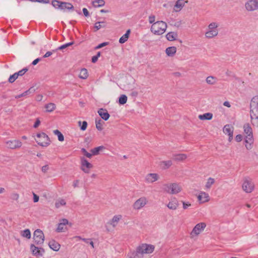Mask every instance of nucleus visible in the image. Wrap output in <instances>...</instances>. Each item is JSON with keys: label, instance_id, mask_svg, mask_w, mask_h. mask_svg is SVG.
I'll list each match as a JSON object with an SVG mask.
<instances>
[{"label": "nucleus", "instance_id": "nucleus-58", "mask_svg": "<svg viewBox=\"0 0 258 258\" xmlns=\"http://www.w3.org/2000/svg\"><path fill=\"white\" fill-rule=\"evenodd\" d=\"M242 138H243V137H242V136L241 135H238L235 137V140L237 142H239L242 141Z\"/></svg>", "mask_w": 258, "mask_h": 258}, {"label": "nucleus", "instance_id": "nucleus-32", "mask_svg": "<svg viewBox=\"0 0 258 258\" xmlns=\"http://www.w3.org/2000/svg\"><path fill=\"white\" fill-rule=\"evenodd\" d=\"M160 165L163 169H166L169 168L172 165V162L171 160L162 161L160 162Z\"/></svg>", "mask_w": 258, "mask_h": 258}, {"label": "nucleus", "instance_id": "nucleus-54", "mask_svg": "<svg viewBox=\"0 0 258 258\" xmlns=\"http://www.w3.org/2000/svg\"><path fill=\"white\" fill-rule=\"evenodd\" d=\"M155 16L154 15H151L150 16H149V23H151V24H153L155 22Z\"/></svg>", "mask_w": 258, "mask_h": 258}, {"label": "nucleus", "instance_id": "nucleus-44", "mask_svg": "<svg viewBox=\"0 0 258 258\" xmlns=\"http://www.w3.org/2000/svg\"><path fill=\"white\" fill-rule=\"evenodd\" d=\"M95 123H96V128L98 131H102L103 129V128H102L103 121L100 119H99L98 120H96Z\"/></svg>", "mask_w": 258, "mask_h": 258}, {"label": "nucleus", "instance_id": "nucleus-20", "mask_svg": "<svg viewBox=\"0 0 258 258\" xmlns=\"http://www.w3.org/2000/svg\"><path fill=\"white\" fill-rule=\"evenodd\" d=\"M122 218V216L121 215H116L113 217V218L110 220L108 222L109 224L112 225V226L114 228L116 227L117 224H118L119 220Z\"/></svg>", "mask_w": 258, "mask_h": 258}, {"label": "nucleus", "instance_id": "nucleus-14", "mask_svg": "<svg viewBox=\"0 0 258 258\" xmlns=\"http://www.w3.org/2000/svg\"><path fill=\"white\" fill-rule=\"evenodd\" d=\"M8 147L11 149H16L20 148L22 145V142L18 140H10L6 142Z\"/></svg>", "mask_w": 258, "mask_h": 258}, {"label": "nucleus", "instance_id": "nucleus-46", "mask_svg": "<svg viewBox=\"0 0 258 258\" xmlns=\"http://www.w3.org/2000/svg\"><path fill=\"white\" fill-rule=\"evenodd\" d=\"M81 151L82 153L87 158H91L92 155H93L92 153H90L88 152L85 148H82Z\"/></svg>", "mask_w": 258, "mask_h": 258}, {"label": "nucleus", "instance_id": "nucleus-25", "mask_svg": "<svg viewBox=\"0 0 258 258\" xmlns=\"http://www.w3.org/2000/svg\"><path fill=\"white\" fill-rule=\"evenodd\" d=\"M59 9L62 10L66 9L71 10L74 9V6L71 3L61 2L59 5Z\"/></svg>", "mask_w": 258, "mask_h": 258}, {"label": "nucleus", "instance_id": "nucleus-36", "mask_svg": "<svg viewBox=\"0 0 258 258\" xmlns=\"http://www.w3.org/2000/svg\"><path fill=\"white\" fill-rule=\"evenodd\" d=\"M21 235L23 237H26L27 239L31 238V232L29 229H27L21 231Z\"/></svg>", "mask_w": 258, "mask_h": 258}, {"label": "nucleus", "instance_id": "nucleus-43", "mask_svg": "<svg viewBox=\"0 0 258 258\" xmlns=\"http://www.w3.org/2000/svg\"><path fill=\"white\" fill-rule=\"evenodd\" d=\"M127 97L125 95H121L119 98V103L123 105L126 103Z\"/></svg>", "mask_w": 258, "mask_h": 258}, {"label": "nucleus", "instance_id": "nucleus-35", "mask_svg": "<svg viewBox=\"0 0 258 258\" xmlns=\"http://www.w3.org/2000/svg\"><path fill=\"white\" fill-rule=\"evenodd\" d=\"M92 4L94 7H101L104 6L105 3L104 0H94Z\"/></svg>", "mask_w": 258, "mask_h": 258}, {"label": "nucleus", "instance_id": "nucleus-50", "mask_svg": "<svg viewBox=\"0 0 258 258\" xmlns=\"http://www.w3.org/2000/svg\"><path fill=\"white\" fill-rule=\"evenodd\" d=\"M18 78V76L16 73L11 75L9 78V82L11 83H13Z\"/></svg>", "mask_w": 258, "mask_h": 258}, {"label": "nucleus", "instance_id": "nucleus-41", "mask_svg": "<svg viewBox=\"0 0 258 258\" xmlns=\"http://www.w3.org/2000/svg\"><path fill=\"white\" fill-rule=\"evenodd\" d=\"M66 205V202L64 200L61 199L56 201L55 203V208L58 209L60 207V206H65Z\"/></svg>", "mask_w": 258, "mask_h": 258}, {"label": "nucleus", "instance_id": "nucleus-10", "mask_svg": "<svg viewBox=\"0 0 258 258\" xmlns=\"http://www.w3.org/2000/svg\"><path fill=\"white\" fill-rule=\"evenodd\" d=\"M80 160L81 170L86 173H89L90 169L93 168V165L84 157H81Z\"/></svg>", "mask_w": 258, "mask_h": 258}, {"label": "nucleus", "instance_id": "nucleus-51", "mask_svg": "<svg viewBox=\"0 0 258 258\" xmlns=\"http://www.w3.org/2000/svg\"><path fill=\"white\" fill-rule=\"evenodd\" d=\"M34 92V89L32 88H30L27 91H25L24 93L26 96L29 95L32 93H33Z\"/></svg>", "mask_w": 258, "mask_h": 258}, {"label": "nucleus", "instance_id": "nucleus-12", "mask_svg": "<svg viewBox=\"0 0 258 258\" xmlns=\"http://www.w3.org/2000/svg\"><path fill=\"white\" fill-rule=\"evenodd\" d=\"M148 203L147 198L142 197L138 199L133 204V208L135 210H140L143 208Z\"/></svg>", "mask_w": 258, "mask_h": 258}, {"label": "nucleus", "instance_id": "nucleus-18", "mask_svg": "<svg viewBox=\"0 0 258 258\" xmlns=\"http://www.w3.org/2000/svg\"><path fill=\"white\" fill-rule=\"evenodd\" d=\"M181 190V186L177 183H171L170 186V194H177Z\"/></svg>", "mask_w": 258, "mask_h": 258}, {"label": "nucleus", "instance_id": "nucleus-21", "mask_svg": "<svg viewBox=\"0 0 258 258\" xmlns=\"http://www.w3.org/2000/svg\"><path fill=\"white\" fill-rule=\"evenodd\" d=\"M178 206V202L176 199L174 198L170 201L167 205V207L171 210H175L177 209Z\"/></svg>", "mask_w": 258, "mask_h": 258}, {"label": "nucleus", "instance_id": "nucleus-15", "mask_svg": "<svg viewBox=\"0 0 258 258\" xmlns=\"http://www.w3.org/2000/svg\"><path fill=\"white\" fill-rule=\"evenodd\" d=\"M30 249L32 254L37 257L42 256L44 252V250L43 248L41 247L38 248V247L35 246V245L33 244H31Z\"/></svg>", "mask_w": 258, "mask_h": 258}, {"label": "nucleus", "instance_id": "nucleus-27", "mask_svg": "<svg viewBox=\"0 0 258 258\" xmlns=\"http://www.w3.org/2000/svg\"><path fill=\"white\" fill-rule=\"evenodd\" d=\"M176 51V48L175 46H171L166 49V54L169 56H173Z\"/></svg>", "mask_w": 258, "mask_h": 258}, {"label": "nucleus", "instance_id": "nucleus-39", "mask_svg": "<svg viewBox=\"0 0 258 258\" xmlns=\"http://www.w3.org/2000/svg\"><path fill=\"white\" fill-rule=\"evenodd\" d=\"M217 79L213 76H209L206 79V82L210 85H213L216 83Z\"/></svg>", "mask_w": 258, "mask_h": 258}, {"label": "nucleus", "instance_id": "nucleus-64", "mask_svg": "<svg viewBox=\"0 0 258 258\" xmlns=\"http://www.w3.org/2000/svg\"><path fill=\"white\" fill-rule=\"evenodd\" d=\"M98 58L96 55L93 56L92 57V62L93 63H95L98 60Z\"/></svg>", "mask_w": 258, "mask_h": 258}, {"label": "nucleus", "instance_id": "nucleus-31", "mask_svg": "<svg viewBox=\"0 0 258 258\" xmlns=\"http://www.w3.org/2000/svg\"><path fill=\"white\" fill-rule=\"evenodd\" d=\"M105 147L103 146H100L93 149H92L90 150L91 153H92L93 155H97L99 154V152L105 149Z\"/></svg>", "mask_w": 258, "mask_h": 258}, {"label": "nucleus", "instance_id": "nucleus-63", "mask_svg": "<svg viewBox=\"0 0 258 258\" xmlns=\"http://www.w3.org/2000/svg\"><path fill=\"white\" fill-rule=\"evenodd\" d=\"M52 54V52L51 51H47L44 55L43 57H47L50 56Z\"/></svg>", "mask_w": 258, "mask_h": 258}, {"label": "nucleus", "instance_id": "nucleus-48", "mask_svg": "<svg viewBox=\"0 0 258 258\" xmlns=\"http://www.w3.org/2000/svg\"><path fill=\"white\" fill-rule=\"evenodd\" d=\"M28 71V69L25 68L23 69L22 70L19 71V72L15 73L16 75L18 76V77L19 76H23Z\"/></svg>", "mask_w": 258, "mask_h": 258}, {"label": "nucleus", "instance_id": "nucleus-45", "mask_svg": "<svg viewBox=\"0 0 258 258\" xmlns=\"http://www.w3.org/2000/svg\"><path fill=\"white\" fill-rule=\"evenodd\" d=\"M170 186H171V183H168V184H163V190L168 193V194H170Z\"/></svg>", "mask_w": 258, "mask_h": 258}, {"label": "nucleus", "instance_id": "nucleus-6", "mask_svg": "<svg viewBox=\"0 0 258 258\" xmlns=\"http://www.w3.org/2000/svg\"><path fill=\"white\" fill-rule=\"evenodd\" d=\"M36 137L39 140H36V142L39 145L42 147H47L50 144L49 138L45 133H38Z\"/></svg>", "mask_w": 258, "mask_h": 258}, {"label": "nucleus", "instance_id": "nucleus-37", "mask_svg": "<svg viewBox=\"0 0 258 258\" xmlns=\"http://www.w3.org/2000/svg\"><path fill=\"white\" fill-rule=\"evenodd\" d=\"M215 179L213 178L209 177L206 182L205 187L207 189H210L212 185L215 183Z\"/></svg>", "mask_w": 258, "mask_h": 258}, {"label": "nucleus", "instance_id": "nucleus-28", "mask_svg": "<svg viewBox=\"0 0 258 258\" xmlns=\"http://www.w3.org/2000/svg\"><path fill=\"white\" fill-rule=\"evenodd\" d=\"M131 30H127L126 33L119 38V42L121 44L125 43L128 39Z\"/></svg>", "mask_w": 258, "mask_h": 258}, {"label": "nucleus", "instance_id": "nucleus-7", "mask_svg": "<svg viewBox=\"0 0 258 258\" xmlns=\"http://www.w3.org/2000/svg\"><path fill=\"white\" fill-rule=\"evenodd\" d=\"M33 239L37 245H41L44 241V235L42 230L36 229L33 233Z\"/></svg>", "mask_w": 258, "mask_h": 258}, {"label": "nucleus", "instance_id": "nucleus-24", "mask_svg": "<svg viewBox=\"0 0 258 258\" xmlns=\"http://www.w3.org/2000/svg\"><path fill=\"white\" fill-rule=\"evenodd\" d=\"M48 245L51 249L55 251H57L60 247V245L54 240H50Z\"/></svg>", "mask_w": 258, "mask_h": 258}, {"label": "nucleus", "instance_id": "nucleus-62", "mask_svg": "<svg viewBox=\"0 0 258 258\" xmlns=\"http://www.w3.org/2000/svg\"><path fill=\"white\" fill-rule=\"evenodd\" d=\"M24 96H26V95H25V93L23 92L21 94L15 96V98L16 99H18V98H20L21 97H24Z\"/></svg>", "mask_w": 258, "mask_h": 258}, {"label": "nucleus", "instance_id": "nucleus-59", "mask_svg": "<svg viewBox=\"0 0 258 258\" xmlns=\"http://www.w3.org/2000/svg\"><path fill=\"white\" fill-rule=\"evenodd\" d=\"M33 201L34 203H36L37 202H38L39 201V197L36 195L35 193H33Z\"/></svg>", "mask_w": 258, "mask_h": 258}, {"label": "nucleus", "instance_id": "nucleus-49", "mask_svg": "<svg viewBox=\"0 0 258 258\" xmlns=\"http://www.w3.org/2000/svg\"><path fill=\"white\" fill-rule=\"evenodd\" d=\"M61 2L57 0H53L51 2V4L55 8L59 9V5Z\"/></svg>", "mask_w": 258, "mask_h": 258}, {"label": "nucleus", "instance_id": "nucleus-52", "mask_svg": "<svg viewBox=\"0 0 258 258\" xmlns=\"http://www.w3.org/2000/svg\"><path fill=\"white\" fill-rule=\"evenodd\" d=\"M182 203L183 204V208L184 209H186L191 206V204L189 202H185L184 201H182Z\"/></svg>", "mask_w": 258, "mask_h": 258}, {"label": "nucleus", "instance_id": "nucleus-2", "mask_svg": "<svg viewBox=\"0 0 258 258\" xmlns=\"http://www.w3.org/2000/svg\"><path fill=\"white\" fill-rule=\"evenodd\" d=\"M243 129L245 135L244 140L245 147L247 150H250L252 148L254 141L252 128L249 123H246L243 125Z\"/></svg>", "mask_w": 258, "mask_h": 258}, {"label": "nucleus", "instance_id": "nucleus-60", "mask_svg": "<svg viewBox=\"0 0 258 258\" xmlns=\"http://www.w3.org/2000/svg\"><path fill=\"white\" fill-rule=\"evenodd\" d=\"M83 12L85 17H88L89 16V13L86 8L83 9Z\"/></svg>", "mask_w": 258, "mask_h": 258}, {"label": "nucleus", "instance_id": "nucleus-19", "mask_svg": "<svg viewBox=\"0 0 258 258\" xmlns=\"http://www.w3.org/2000/svg\"><path fill=\"white\" fill-rule=\"evenodd\" d=\"M98 113L100 116L104 120H107L110 117V115L107 110L103 108H100L98 110Z\"/></svg>", "mask_w": 258, "mask_h": 258}, {"label": "nucleus", "instance_id": "nucleus-56", "mask_svg": "<svg viewBox=\"0 0 258 258\" xmlns=\"http://www.w3.org/2000/svg\"><path fill=\"white\" fill-rule=\"evenodd\" d=\"M49 169L48 166L47 165H45L43 166L41 168V170L43 173H46L48 171Z\"/></svg>", "mask_w": 258, "mask_h": 258}, {"label": "nucleus", "instance_id": "nucleus-57", "mask_svg": "<svg viewBox=\"0 0 258 258\" xmlns=\"http://www.w3.org/2000/svg\"><path fill=\"white\" fill-rule=\"evenodd\" d=\"M40 124V121L39 118H37L36 121L35 122L33 127L34 128H37Z\"/></svg>", "mask_w": 258, "mask_h": 258}, {"label": "nucleus", "instance_id": "nucleus-55", "mask_svg": "<svg viewBox=\"0 0 258 258\" xmlns=\"http://www.w3.org/2000/svg\"><path fill=\"white\" fill-rule=\"evenodd\" d=\"M108 44V42H103V43H102L99 44L98 45H97V46H96L95 49L101 48L102 47H104V46L107 45Z\"/></svg>", "mask_w": 258, "mask_h": 258}, {"label": "nucleus", "instance_id": "nucleus-11", "mask_svg": "<svg viewBox=\"0 0 258 258\" xmlns=\"http://www.w3.org/2000/svg\"><path fill=\"white\" fill-rule=\"evenodd\" d=\"M250 113L252 124L258 126V107H250Z\"/></svg>", "mask_w": 258, "mask_h": 258}, {"label": "nucleus", "instance_id": "nucleus-13", "mask_svg": "<svg viewBox=\"0 0 258 258\" xmlns=\"http://www.w3.org/2000/svg\"><path fill=\"white\" fill-rule=\"evenodd\" d=\"M159 179L157 173H148L145 177V182L148 184L152 183Z\"/></svg>", "mask_w": 258, "mask_h": 258}, {"label": "nucleus", "instance_id": "nucleus-26", "mask_svg": "<svg viewBox=\"0 0 258 258\" xmlns=\"http://www.w3.org/2000/svg\"><path fill=\"white\" fill-rule=\"evenodd\" d=\"M187 156L185 154H177L173 155V159L176 161H182L185 160Z\"/></svg>", "mask_w": 258, "mask_h": 258}, {"label": "nucleus", "instance_id": "nucleus-33", "mask_svg": "<svg viewBox=\"0 0 258 258\" xmlns=\"http://www.w3.org/2000/svg\"><path fill=\"white\" fill-rule=\"evenodd\" d=\"M88 77V71L86 69H82L79 75V77L82 79H86Z\"/></svg>", "mask_w": 258, "mask_h": 258}, {"label": "nucleus", "instance_id": "nucleus-23", "mask_svg": "<svg viewBox=\"0 0 258 258\" xmlns=\"http://www.w3.org/2000/svg\"><path fill=\"white\" fill-rule=\"evenodd\" d=\"M68 220L67 219H62L60 223L58 224L56 231L57 232H61L63 231L64 226L68 224Z\"/></svg>", "mask_w": 258, "mask_h": 258}, {"label": "nucleus", "instance_id": "nucleus-61", "mask_svg": "<svg viewBox=\"0 0 258 258\" xmlns=\"http://www.w3.org/2000/svg\"><path fill=\"white\" fill-rule=\"evenodd\" d=\"M40 60H41V59L40 58H37L35 59V60H34L32 61V64L33 66L36 65Z\"/></svg>", "mask_w": 258, "mask_h": 258}, {"label": "nucleus", "instance_id": "nucleus-29", "mask_svg": "<svg viewBox=\"0 0 258 258\" xmlns=\"http://www.w3.org/2000/svg\"><path fill=\"white\" fill-rule=\"evenodd\" d=\"M44 107L46 109V111L47 112H52L56 109V105L53 103H49L46 104Z\"/></svg>", "mask_w": 258, "mask_h": 258}, {"label": "nucleus", "instance_id": "nucleus-22", "mask_svg": "<svg viewBox=\"0 0 258 258\" xmlns=\"http://www.w3.org/2000/svg\"><path fill=\"white\" fill-rule=\"evenodd\" d=\"M223 132L229 136V138H233V130L230 124H226L223 128Z\"/></svg>", "mask_w": 258, "mask_h": 258}, {"label": "nucleus", "instance_id": "nucleus-30", "mask_svg": "<svg viewBox=\"0 0 258 258\" xmlns=\"http://www.w3.org/2000/svg\"><path fill=\"white\" fill-rule=\"evenodd\" d=\"M213 117L212 113L208 112L199 115V118L201 120H211Z\"/></svg>", "mask_w": 258, "mask_h": 258}, {"label": "nucleus", "instance_id": "nucleus-40", "mask_svg": "<svg viewBox=\"0 0 258 258\" xmlns=\"http://www.w3.org/2000/svg\"><path fill=\"white\" fill-rule=\"evenodd\" d=\"M250 107H258V96H254L252 98Z\"/></svg>", "mask_w": 258, "mask_h": 258}, {"label": "nucleus", "instance_id": "nucleus-8", "mask_svg": "<svg viewBox=\"0 0 258 258\" xmlns=\"http://www.w3.org/2000/svg\"><path fill=\"white\" fill-rule=\"evenodd\" d=\"M206 227V224L204 222H201L197 224L191 231L190 235L191 238L199 235Z\"/></svg>", "mask_w": 258, "mask_h": 258}, {"label": "nucleus", "instance_id": "nucleus-17", "mask_svg": "<svg viewBox=\"0 0 258 258\" xmlns=\"http://www.w3.org/2000/svg\"><path fill=\"white\" fill-rule=\"evenodd\" d=\"M198 199L202 203L207 202L210 200V197L208 194L204 191H201L200 192L198 196Z\"/></svg>", "mask_w": 258, "mask_h": 258}, {"label": "nucleus", "instance_id": "nucleus-1", "mask_svg": "<svg viewBox=\"0 0 258 258\" xmlns=\"http://www.w3.org/2000/svg\"><path fill=\"white\" fill-rule=\"evenodd\" d=\"M154 245L148 244H142L139 245L133 253L135 258H143L144 254L151 253L154 250Z\"/></svg>", "mask_w": 258, "mask_h": 258}, {"label": "nucleus", "instance_id": "nucleus-53", "mask_svg": "<svg viewBox=\"0 0 258 258\" xmlns=\"http://www.w3.org/2000/svg\"><path fill=\"white\" fill-rule=\"evenodd\" d=\"M87 126V122L86 121H84L82 122V125L81 126V130L82 131L86 130Z\"/></svg>", "mask_w": 258, "mask_h": 258}, {"label": "nucleus", "instance_id": "nucleus-5", "mask_svg": "<svg viewBox=\"0 0 258 258\" xmlns=\"http://www.w3.org/2000/svg\"><path fill=\"white\" fill-rule=\"evenodd\" d=\"M242 188L245 192L251 193L254 190V184L251 179L246 177L243 179Z\"/></svg>", "mask_w": 258, "mask_h": 258}, {"label": "nucleus", "instance_id": "nucleus-42", "mask_svg": "<svg viewBox=\"0 0 258 258\" xmlns=\"http://www.w3.org/2000/svg\"><path fill=\"white\" fill-rule=\"evenodd\" d=\"M53 133L55 135L57 136L58 140L59 141L62 142L64 140L63 135L58 130H54Z\"/></svg>", "mask_w": 258, "mask_h": 258}, {"label": "nucleus", "instance_id": "nucleus-9", "mask_svg": "<svg viewBox=\"0 0 258 258\" xmlns=\"http://www.w3.org/2000/svg\"><path fill=\"white\" fill-rule=\"evenodd\" d=\"M245 8L248 12L258 10V0H248L245 3Z\"/></svg>", "mask_w": 258, "mask_h": 258}, {"label": "nucleus", "instance_id": "nucleus-47", "mask_svg": "<svg viewBox=\"0 0 258 258\" xmlns=\"http://www.w3.org/2000/svg\"><path fill=\"white\" fill-rule=\"evenodd\" d=\"M74 44V42H71L67 43H66L64 44H63L61 45L60 46L58 47L56 50H62L66 48H67L68 46H70Z\"/></svg>", "mask_w": 258, "mask_h": 258}, {"label": "nucleus", "instance_id": "nucleus-4", "mask_svg": "<svg viewBox=\"0 0 258 258\" xmlns=\"http://www.w3.org/2000/svg\"><path fill=\"white\" fill-rule=\"evenodd\" d=\"M219 25L216 22H212L208 26V29L205 32V37L208 39H212L216 37L218 34V27Z\"/></svg>", "mask_w": 258, "mask_h": 258}, {"label": "nucleus", "instance_id": "nucleus-38", "mask_svg": "<svg viewBox=\"0 0 258 258\" xmlns=\"http://www.w3.org/2000/svg\"><path fill=\"white\" fill-rule=\"evenodd\" d=\"M177 36V34L173 32H170L168 33L166 35V38L169 41H173L175 39V37Z\"/></svg>", "mask_w": 258, "mask_h": 258}, {"label": "nucleus", "instance_id": "nucleus-3", "mask_svg": "<svg viewBox=\"0 0 258 258\" xmlns=\"http://www.w3.org/2000/svg\"><path fill=\"white\" fill-rule=\"evenodd\" d=\"M167 24L162 21H157L153 23L151 27V31L155 35H162L167 29Z\"/></svg>", "mask_w": 258, "mask_h": 258}, {"label": "nucleus", "instance_id": "nucleus-34", "mask_svg": "<svg viewBox=\"0 0 258 258\" xmlns=\"http://www.w3.org/2000/svg\"><path fill=\"white\" fill-rule=\"evenodd\" d=\"M106 23L104 21L97 22L94 25L95 31H96L101 28H104L106 27Z\"/></svg>", "mask_w": 258, "mask_h": 258}, {"label": "nucleus", "instance_id": "nucleus-16", "mask_svg": "<svg viewBox=\"0 0 258 258\" xmlns=\"http://www.w3.org/2000/svg\"><path fill=\"white\" fill-rule=\"evenodd\" d=\"M188 3V0H177L174 6L173 10L176 12H178L184 7L185 4Z\"/></svg>", "mask_w": 258, "mask_h": 258}]
</instances>
